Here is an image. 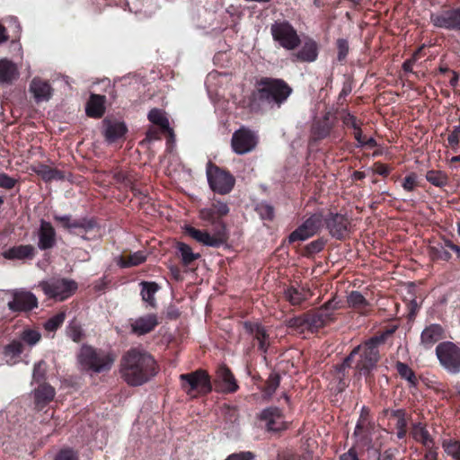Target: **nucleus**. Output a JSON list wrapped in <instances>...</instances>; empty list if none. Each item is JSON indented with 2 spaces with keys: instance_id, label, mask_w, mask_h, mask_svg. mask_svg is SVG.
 <instances>
[{
  "instance_id": "obj_41",
  "label": "nucleus",
  "mask_w": 460,
  "mask_h": 460,
  "mask_svg": "<svg viewBox=\"0 0 460 460\" xmlns=\"http://www.w3.org/2000/svg\"><path fill=\"white\" fill-rule=\"evenodd\" d=\"M177 250L183 264L185 265L190 264L192 261L200 257L199 253L193 252L190 246L184 243H178Z\"/></svg>"
},
{
  "instance_id": "obj_27",
  "label": "nucleus",
  "mask_w": 460,
  "mask_h": 460,
  "mask_svg": "<svg viewBox=\"0 0 460 460\" xmlns=\"http://www.w3.org/2000/svg\"><path fill=\"white\" fill-rule=\"evenodd\" d=\"M104 124V136L108 142L112 143L124 136L127 131L126 125L119 121H111L105 119Z\"/></svg>"
},
{
  "instance_id": "obj_44",
  "label": "nucleus",
  "mask_w": 460,
  "mask_h": 460,
  "mask_svg": "<svg viewBox=\"0 0 460 460\" xmlns=\"http://www.w3.org/2000/svg\"><path fill=\"white\" fill-rule=\"evenodd\" d=\"M66 318V314L64 312L58 313L54 316L50 317L44 323V328L48 332H55L57 331L64 323Z\"/></svg>"
},
{
  "instance_id": "obj_17",
  "label": "nucleus",
  "mask_w": 460,
  "mask_h": 460,
  "mask_svg": "<svg viewBox=\"0 0 460 460\" xmlns=\"http://www.w3.org/2000/svg\"><path fill=\"white\" fill-rule=\"evenodd\" d=\"M431 21L437 27L460 31V7L432 15Z\"/></svg>"
},
{
  "instance_id": "obj_62",
  "label": "nucleus",
  "mask_w": 460,
  "mask_h": 460,
  "mask_svg": "<svg viewBox=\"0 0 460 460\" xmlns=\"http://www.w3.org/2000/svg\"><path fill=\"white\" fill-rule=\"evenodd\" d=\"M340 460H358V455L353 448L341 456Z\"/></svg>"
},
{
  "instance_id": "obj_8",
  "label": "nucleus",
  "mask_w": 460,
  "mask_h": 460,
  "mask_svg": "<svg viewBox=\"0 0 460 460\" xmlns=\"http://www.w3.org/2000/svg\"><path fill=\"white\" fill-rule=\"evenodd\" d=\"M39 287L48 298L64 301L77 289V283L68 279H50L39 283Z\"/></svg>"
},
{
  "instance_id": "obj_25",
  "label": "nucleus",
  "mask_w": 460,
  "mask_h": 460,
  "mask_svg": "<svg viewBox=\"0 0 460 460\" xmlns=\"http://www.w3.org/2000/svg\"><path fill=\"white\" fill-rule=\"evenodd\" d=\"M294 57L302 62H314L317 59L318 57V46L317 43L312 40L308 39L304 41L301 49L294 55Z\"/></svg>"
},
{
  "instance_id": "obj_59",
  "label": "nucleus",
  "mask_w": 460,
  "mask_h": 460,
  "mask_svg": "<svg viewBox=\"0 0 460 460\" xmlns=\"http://www.w3.org/2000/svg\"><path fill=\"white\" fill-rule=\"evenodd\" d=\"M288 325L290 327H306L305 315L300 317H295L288 321Z\"/></svg>"
},
{
  "instance_id": "obj_12",
  "label": "nucleus",
  "mask_w": 460,
  "mask_h": 460,
  "mask_svg": "<svg viewBox=\"0 0 460 460\" xmlns=\"http://www.w3.org/2000/svg\"><path fill=\"white\" fill-rule=\"evenodd\" d=\"M340 308L339 301L331 299L316 313L305 315L306 328L318 330L334 320L333 312Z\"/></svg>"
},
{
  "instance_id": "obj_18",
  "label": "nucleus",
  "mask_w": 460,
  "mask_h": 460,
  "mask_svg": "<svg viewBox=\"0 0 460 460\" xmlns=\"http://www.w3.org/2000/svg\"><path fill=\"white\" fill-rule=\"evenodd\" d=\"M325 225L331 235L337 239L343 238L348 233L349 219L341 214H330L325 218Z\"/></svg>"
},
{
  "instance_id": "obj_4",
  "label": "nucleus",
  "mask_w": 460,
  "mask_h": 460,
  "mask_svg": "<svg viewBox=\"0 0 460 460\" xmlns=\"http://www.w3.org/2000/svg\"><path fill=\"white\" fill-rule=\"evenodd\" d=\"M78 367L89 374H101L111 369L115 362V355L111 351L96 349L90 345H83L77 353Z\"/></svg>"
},
{
  "instance_id": "obj_60",
  "label": "nucleus",
  "mask_w": 460,
  "mask_h": 460,
  "mask_svg": "<svg viewBox=\"0 0 460 460\" xmlns=\"http://www.w3.org/2000/svg\"><path fill=\"white\" fill-rule=\"evenodd\" d=\"M420 49H418V50L414 53V55H413V57H412L411 58L407 59L406 61H404V62H403V64H402V68H403V70H404L405 72H411V71H412L413 64H414V62H415V60H416V57H417V55L419 54V52H420Z\"/></svg>"
},
{
  "instance_id": "obj_30",
  "label": "nucleus",
  "mask_w": 460,
  "mask_h": 460,
  "mask_svg": "<svg viewBox=\"0 0 460 460\" xmlns=\"http://www.w3.org/2000/svg\"><path fill=\"white\" fill-rule=\"evenodd\" d=\"M349 307L353 308L360 314H367L370 304L366 297L358 291H351L347 296Z\"/></svg>"
},
{
  "instance_id": "obj_56",
  "label": "nucleus",
  "mask_w": 460,
  "mask_h": 460,
  "mask_svg": "<svg viewBox=\"0 0 460 460\" xmlns=\"http://www.w3.org/2000/svg\"><path fill=\"white\" fill-rule=\"evenodd\" d=\"M433 254L440 260L448 261L451 259V254L447 252L443 245H438L432 248Z\"/></svg>"
},
{
  "instance_id": "obj_36",
  "label": "nucleus",
  "mask_w": 460,
  "mask_h": 460,
  "mask_svg": "<svg viewBox=\"0 0 460 460\" xmlns=\"http://www.w3.org/2000/svg\"><path fill=\"white\" fill-rule=\"evenodd\" d=\"M146 260V253L144 251H137L128 257L119 256L117 258V264L121 268L135 267L142 264Z\"/></svg>"
},
{
  "instance_id": "obj_46",
  "label": "nucleus",
  "mask_w": 460,
  "mask_h": 460,
  "mask_svg": "<svg viewBox=\"0 0 460 460\" xmlns=\"http://www.w3.org/2000/svg\"><path fill=\"white\" fill-rule=\"evenodd\" d=\"M255 209L262 219L271 220L274 217V208L267 202H260Z\"/></svg>"
},
{
  "instance_id": "obj_47",
  "label": "nucleus",
  "mask_w": 460,
  "mask_h": 460,
  "mask_svg": "<svg viewBox=\"0 0 460 460\" xmlns=\"http://www.w3.org/2000/svg\"><path fill=\"white\" fill-rule=\"evenodd\" d=\"M47 371V364L45 361L40 360L34 365L32 378L34 381L40 382L44 379Z\"/></svg>"
},
{
  "instance_id": "obj_31",
  "label": "nucleus",
  "mask_w": 460,
  "mask_h": 460,
  "mask_svg": "<svg viewBox=\"0 0 460 460\" xmlns=\"http://www.w3.org/2000/svg\"><path fill=\"white\" fill-rule=\"evenodd\" d=\"M368 425V420L360 416L353 434L358 445L367 446L370 444L371 437Z\"/></svg>"
},
{
  "instance_id": "obj_9",
  "label": "nucleus",
  "mask_w": 460,
  "mask_h": 460,
  "mask_svg": "<svg viewBox=\"0 0 460 460\" xmlns=\"http://www.w3.org/2000/svg\"><path fill=\"white\" fill-rule=\"evenodd\" d=\"M436 354L441 366L451 374L460 372V348L455 343L445 341L436 348Z\"/></svg>"
},
{
  "instance_id": "obj_13",
  "label": "nucleus",
  "mask_w": 460,
  "mask_h": 460,
  "mask_svg": "<svg viewBox=\"0 0 460 460\" xmlns=\"http://www.w3.org/2000/svg\"><path fill=\"white\" fill-rule=\"evenodd\" d=\"M323 226V216L321 212L311 215L300 226L293 231L289 236V243L303 242L314 236Z\"/></svg>"
},
{
  "instance_id": "obj_55",
  "label": "nucleus",
  "mask_w": 460,
  "mask_h": 460,
  "mask_svg": "<svg viewBox=\"0 0 460 460\" xmlns=\"http://www.w3.org/2000/svg\"><path fill=\"white\" fill-rule=\"evenodd\" d=\"M255 456L250 451L234 453L227 456L226 460H254Z\"/></svg>"
},
{
  "instance_id": "obj_11",
  "label": "nucleus",
  "mask_w": 460,
  "mask_h": 460,
  "mask_svg": "<svg viewBox=\"0 0 460 460\" xmlns=\"http://www.w3.org/2000/svg\"><path fill=\"white\" fill-rule=\"evenodd\" d=\"M207 178L210 188L219 194L229 193L234 185V179L229 172L210 164L207 168Z\"/></svg>"
},
{
  "instance_id": "obj_61",
  "label": "nucleus",
  "mask_w": 460,
  "mask_h": 460,
  "mask_svg": "<svg viewBox=\"0 0 460 460\" xmlns=\"http://www.w3.org/2000/svg\"><path fill=\"white\" fill-rule=\"evenodd\" d=\"M343 122L347 127H350L354 128V130L359 128L356 118L351 114H347L344 117Z\"/></svg>"
},
{
  "instance_id": "obj_14",
  "label": "nucleus",
  "mask_w": 460,
  "mask_h": 460,
  "mask_svg": "<svg viewBox=\"0 0 460 460\" xmlns=\"http://www.w3.org/2000/svg\"><path fill=\"white\" fill-rule=\"evenodd\" d=\"M7 305L13 312L30 311L38 306V299L31 291L17 289L13 291V299Z\"/></svg>"
},
{
  "instance_id": "obj_53",
  "label": "nucleus",
  "mask_w": 460,
  "mask_h": 460,
  "mask_svg": "<svg viewBox=\"0 0 460 460\" xmlns=\"http://www.w3.org/2000/svg\"><path fill=\"white\" fill-rule=\"evenodd\" d=\"M337 47H338V59L343 60L349 52L348 41L344 39H340L337 41Z\"/></svg>"
},
{
  "instance_id": "obj_37",
  "label": "nucleus",
  "mask_w": 460,
  "mask_h": 460,
  "mask_svg": "<svg viewBox=\"0 0 460 460\" xmlns=\"http://www.w3.org/2000/svg\"><path fill=\"white\" fill-rule=\"evenodd\" d=\"M141 296L151 307H155L156 302L155 295L159 290V286L155 282H141Z\"/></svg>"
},
{
  "instance_id": "obj_20",
  "label": "nucleus",
  "mask_w": 460,
  "mask_h": 460,
  "mask_svg": "<svg viewBox=\"0 0 460 460\" xmlns=\"http://www.w3.org/2000/svg\"><path fill=\"white\" fill-rule=\"evenodd\" d=\"M54 218L56 221L61 223L64 227L67 228L69 231L79 230L80 232H87L92 230L95 224L92 220H88L85 218L81 219H72L69 215H55Z\"/></svg>"
},
{
  "instance_id": "obj_40",
  "label": "nucleus",
  "mask_w": 460,
  "mask_h": 460,
  "mask_svg": "<svg viewBox=\"0 0 460 460\" xmlns=\"http://www.w3.org/2000/svg\"><path fill=\"white\" fill-rule=\"evenodd\" d=\"M34 396L38 403L49 402L55 396V389L48 384H42L34 390Z\"/></svg>"
},
{
  "instance_id": "obj_6",
  "label": "nucleus",
  "mask_w": 460,
  "mask_h": 460,
  "mask_svg": "<svg viewBox=\"0 0 460 460\" xmlns=\"http://www.w3.org/2000/svg\"><path fill=\"white\" fill-rule=\"evenodd\" d=\"M273 40L287 50L296 49L301 43L300 37L294 26L288 21L278 20L270 25Z\"/></svg>"
},
{
  "instance_id": "obj_3",
  "label": "nucleus",
  "mask_w": 460,
  "mask_h": 460,
  "mask_svg": "<svg viewBox=\"0 0 460 460\" xmlns=\"http://www.w3.org/2000/svg\"><path fill=\"white\" fill-rule=\"evenodd\" d=\"M199 218L207 224L214 226L212 231L199 230L190 226H186L184 227L185 233L198 243L208 247L216 248L225 244L227 240L226 226L217 216L214 208L210 206L200 209Z\"/></svg>"
},
{
  "instance_id": "obj_32",
  "label": "nucleus",
  "mask_w": 460,
  "mask_h": 460,
  "mask_svg": "<svg viewBox=\"0 0 460 460\" xmlns=\"http://www.w3.org/2000/svg\"><path fill=\"white\" fill-rule=\"evenodd\" d=\"M17 341H21L23 343L24 349H31L36 346L41 340V333L37 329L24 328L20 332Z\"/></svg>"
},
{
  "instance_id": "obj_45",
  "label": "nucleus",
  "mask_w": 460,
  "mask_h": 460,
  "mask_svg": "<svg viewBox=\"0 0 460 460\" xmlns=\"http://www.w3.org/2000/svg\"><path fill=\"white\" fill-rule=\"evenodd\" d=\"M396 370L399 373V375L402 378L407 380L411 385H415L416 376H415L413 371L408 367V365H406L402 362H397Z\"/></svg>"
},
{
  "instance_id": "obj_28",
  "label": "nucleus",
  "mask_w": 460,
  "mask_h": 460,
  "mask_svg": "<svg viewBox=\"0 0 460 460\" xmlns=\"http://www.w3.org/2000/svg\"><path fill=\"white\" fill-rule=\"evenodd\" d=\"M443 338V329L439 324H431L426 327L421 332V343L430 348L434 343Z\"/></svg>"
},
{
  "instance_id": "obj_63",
  "label": "nucleus",
  "mask_w": 460,
  "mask_h": 460,
  "mask_svg": "<svg viewBox=\"0 0 460 460\" xmlns=\"http://www.w3.org/2000/svg\"><path fill=\"white\" fill-rule=\"evenodd\" d=\"M376 172L379 175L386 176L390 172V169L385 164H376Z\"/></svg>"
},
{
  "instance_id": "obj_24",
  "label": "nucleus",
  "mask_w": 460,
  "mask_h": 460,
  "mask_svg": "<svg viewBox=\"0 0 460 460\" xmlns=\"http://www.w3.org/2000/svg\"><path fill=\"white\" fill-rule=\"evenodd\" d=\"M23 343L16 339L8 343L3 351L4 358L6 364L13 366L20 362L21 355L25 351Z\"/></svg>"
},
{
  "instance_id": "obj_22",
  "label": "nucleus",
  "mask_w": 460,
  "mask_h": 460,
  "mask_svg": "<svg viewBox=\"0 0 460 460\" xmlns=\"http://www.w3.org/2000/svg\"><path fill=\"white\" fill-rule=\"evenodd\" d=\"M38 247L40 250L52 248L56 243V232L50 223L42 220L38 232Z\"/></svg>"
},
{
  "instance_id": "obj_39",
  "label": "nucleus",
  "mask_w": 460,
  "mask_h": 460,
  "mask_svg": "<svg viewBox=\"0 0 460 460\" xmlns=\"http://www.w3.org/2000/svg\"><path fill=\"white\" fill-rule=\"evenodd\" d=\"M34 172L46 181L52 180H62L65 177L60 171L52 169L45 164H39L35 167Z\"/></svg>"
},
{
  "instance_id": "obj_51",
  "label": "nucleus",
  "mask_w": 460,
  "mask_h": 460,
  "mask_svg": "<svg viewBox=\"0 0 460 460\" xmlns=\"http://www.w3.org/2000/svg\"><path fill=\"white\" fill-rule=\"evenodd\" d=\"M16 180L13 177H10L4 172H0V187L11 190L13 189L16 184Z\"/></svg>"
},
{
  "instance_id": "obj_15",
  "label": "nucleus",
  "mask_w": 460,
  "mask_h": 460,
  "mask_svg": "<svg viewBox=\"0 0 460 460\" xmlns=\"http://www.w3.org/2000/svg\"><path fill=\"white\" fill-rule=\"evenodd\" d=\"M159 324L156 314H146L130 320V332L142 336L153 332Z\"/></svg>"
},
{
  "instance_id": "obj_21",
  "label": "nucleus",
  "mask_w": 460,
  "mask_h": 460,
  "mask_svg": "<svg viewBox=\"0 0 460 460\" xmlns=\"http://www.w3.org/2000/svg\"><path fill=\"white\" fill-rule=\"evenodd\" d=\"M216 382L218 389L224 393H234L238 389L235 378L226 366L218 367Z\"/></svg>"
},
{
  "instance_id": "obj_64",
  "label": "nucleus",
  "mask_w": 460,
  "mask_h": 460,
  "mask_svg": "<svg viewBox=\"0 0 460 460\" xmlns=\"http://www.w3.org/2000/svg\"><path fill=\"white\" fill-rule=\"evenodd\" d=\"M427 453L425 454L426 460H437V451L434 449V446L432 447H426Z\"/></svg>"
},
{
  "instance_id": "obj_29",
  "label": "nucleus",
  "mask_w": 460,
  "mask_h": 460,
  "mask_svg": "<svg viewBox=\"0 0 460 460\" xmlns=\"http://www.w3.org/2000/svg\"><path fill=\"white\" fill-rule=\"evenodd\" d=\"M312 296V293L308 288L304 287H290L285 291V297L293 305H300Z\"/></svg>"
},
{
  "instance_id": "obj_49",
  "label": "nucleus",
  "mask_w": 460,
  "mask_h": 460,
  "mask_svg": "<svg viewBox=\"0 0 460 460\" xmlns=\"http://www.w3.org/2000/svg\"><path fill=\"white\" fill-rule=\"evenodd\" d=\"M66 332L68 337L75 342L80 341L83 336L82 329L76 323H70L66 329Z\"/></svg>"
},
{
  "instance_id": "obj_10",
  "label": "nucleus",
  "mask_w": 460,
  "mask_h": 460,
  "mask_svg": "<svg viewBox=\"0 0 460 460\" xmlns=\"http://www.w3.org/2000/svg\"><path fill=\"white\" fill-rule=\"evenodd\" d=\"M259 137L255 131L241 127L235 130L232 136L231 146L237 155H245L255 149L258 145Z\"/></svg>"
},
{
  "instance_id": "obj_1",
  "label": "nucleus",
  "mask_w": 460,
  "mask_h": 460,
  "mask_svg": "<svg viewBox=\"0 0 460 460\" xmlns=\"http://www.w3.org/2000/svg\"><path fill=\"white\" fill-rule=\"evenodd\" d=\"M120 372L130 385H141L156 375L154 358L142 348L130 349L123 356Z\"/></svg>"
},
{
  "instance_id": "obj_38",
  "label": "nucleus",
  "mask_w": 460,
  "mask_h": 460,
  "mask_svg": "<svg viewBox=\"0 0 460 460\" xmlns=\"http://www.w3.org/2000/svg\"><path fill=\"white\" fill-rule=\"evenodd\" d=\"M147 117L152 123L158 125L164 130L168 131L171 137H173V132L170 128L169 120L163 111L159 109H153L149 111Z\"/></svg>"
},
{
  "instance_id": "obj_35",
  "label": "nucleus",
  "mask_w": 460,
  "mask_h": 460,
  "mask_svg": "<svg viewBox=\"0 0 460 460\" xmlns=\"http://www.w3.org/2000/svg\"><path fill=\"white\" fill-rule=\"evenodd\" d=\"M411 435L414 440L421 443L425 447H432L434 446L433 438L421 423L412 425Z\"/></svg>"
},
{
  "instance_id": "obj_57",
  "label": "nucleus",
  "mask_w": 460,
  "mask_h": 460,
  "mask_svg": "<svg viewBox=\"0 0 460 460\" xmlns=\"http://www.w3.org/2000/svg\"><path fill=\"white\" fill-rule=\"evenodd\" d=\"M55 460H77V455L72 449H63L56 456Z\"/></svg>"
},
{
  "instance_id": "obj_33",
  "label": "nucleus",
  "mask_w": 460,
  "mask_h": 460,
  "mask_svg": "<svg viewBox=\"0 0 460 460\" xmlns=\"http://www.w3.org/2000/svg\"><path fill=\"white\" fill-rule=\"evenodd\" d=\"M34 248L31 245H19L9 248L3 252L7 260H23L33 256Z\"/></svg>"
},
{
  "instance_id": "obj_58",
  "label": "nucleus",
  "mask_w": 460,
  "mask_h": 460,
  "mask_svg": "<svg viewBox=\"0 0 460 460\" xmlns=\"http://www.w3.org/2000/svg\"><path fill=\"white\" fill-rule=\"evenodd\" d=\"M394 416L396 419V423H395L396 429H406L407 422L405 420L404 411L402 410H397L394 412Z\"/></svg>"
},
{
  "instance_id": "obj_42",
  "label": "nucleus",
  "mask_w": 460,
  "mask_h": 460,
  "mask_svg": "<svg viewBox=\"0 0 460 460\" xmlns=\"http://www.w3.org/2000/svg\"><path fill=\"white\" fill-rule=\"evenodd\" d=\"M426 179L436 187L446 186L448 182L447 176L441 171H429L426 174Z\"/></svg>"
},
{
  "instance_id": "obj_50",
  "label": "nucleus",
  "mask_w": 460,
  "mask_h": 460,
  "mask_svg": "<svg viewBox=\"0 0 460 460\" xmlns=\"http://www.w3.org/2000/svg\"><path fill=\"white\" fill-rule=\"evenodd\" d=\"M212 208L216 211L217 216L221 219L222 217L229 213L228 205L220 200H213L211 203Z\"/></svg>"
},
{
  "instance_id": "obj_34",
  "label": "nucleus",
  "mask_w": 460,
  "mask_h": 460,
  "mask_svg": "<svg viewBox=\"0 0 460 460\" xmlns=\"http://www.w3.org/2000/svg\"><path fill=\"white\" fill-rule=\"evenodd\" d=\"M105 97L99 94H92L86 106V113L93 118H100L104 113Z\"/></svg>"
},
{
  "instance_id": "obj_43",
  "label": "nucleus",
  "mask_w": 460,
  "mask_h": 460,
  "mask_svg": "<svg viewBox=\"0 0 460 460\" xmlns=\"http://www.w3.org/2000/svg\"><path fill=\"white\" fill-rule=\"evenodd\" d=\"M442 447L448 456L455 460H460V441L452 439L445 440Z\"/></svg>"
},
{
  "instance_id": "obj_48",
  "label": "nucleus",
  "mask_w": 460,
  "mask_h": 460,
  "mask_svg": "<svg viewBox=\"0 0 460 460\" xmlns=\"http://www.w3.org/2000/svg\"><path fill=\"white\" fill-rule=\"evenodd\" d=\"M279 376L276 373H272L270 375L268 381H267V386H266V393L268 395H271L275 393L276 389L279 385Z\"/></svg>"
},
{
  "instance_id": "obj_16",
  "label": "nucleus",
  "mask_w": 460,
  "mask_h": 460,
  "mask_svg": "<svg viewBox=\"0 0 460 460\" xmlns=\"http://www.w3.org/2000/svg\"><path fill=\"white\" fill-rule=\"evenodd\" d=\"M269 431H279L286 428L281 411L278 407L264 409L260 416Z\"/></svg>"
},
{
  "instance_id": "obj_54",
  "label": "nucleus",
  "mask_w": 460,
  "mask_h": 460,
  "mask_svg": "<svg viewBox=\"0 0 460 460\" xmlns=\"http://www.w3.org/2000/svg\"><path fill=\"white\" fill-rule=\"evenodd\" d=\"M417 186V176L414 173H411L406 176L402 182V188L407 191L414 190Z\"/></svg>"
},
{
  "instance_id": "obj_2",
  "label": "nucleus",
  "mask_w": 460,
  "mask_h": 460,
  "mask_svg": "<svg viewBox=\"0 0 460 460\" xmlns=\"http://www.w3.org/2000/svg\"><path fill=\"white\" fill-rule=\"evenodd\" d=\"M292 88L282 79L263 77L257 83L249 103L252 111H262L265 107L280 108L292 93Z\"/></svg>"
},
{
  "instance_id": "obj_19",
  "label": "nucleus",
  "mask_w": 460,
  "mask_h": 460,
  "mask_svg": "<svg viewBox=\"0 0 460 460\" xmlns=\"http://www.w3.org/2000/svg\"><path fill=\"white\" fill-rule=\"evenodd\" d=\"M29 91L37 103L48 102L53 93V89L49 82L42 80L40 77H34L31 80Z\"/></svg>"
},
{
  "instance_id": "obj_7",
  "label": "nucleus",
  "mask_w": 460,
  "mask_h": 460,
  "mask_svg": "<svg viewBox=\"0 0 460 460\" xmlns=\"http://www.w3.org/2000/svg\"><path fill=\"white\" fill-rule=\"evenodd\" d=\"M181 386L190 396L208 394L212 390L209 376L202 369L180 376Z\"/></svg>"
},
{
  "instance_id": "obj_5",
  "label": "nucleus",
  "mask_w": 460,
  "mask_h": 460,
  "mask_svg": "<svg viewBox=\"0 0 460 460\" xmlns=\"http://www.w3.org/2000/svg\"><path fill=\"white\" fill-rule=\"evenodd\" d=\"M385 341V336H375L362 345L356 347L344 359L343 367H349V361L356 354H359V359L356 364L357 370L363 375H367L376 367L379 360L378 346Z\"/></svg>"
},
{
  "instance_id": "obj_52",
  "label": "nucleus",
  "mask_w": 460,
  "mask_h": 460,
  "mask_svg": "<svg viewBox=\"0 0 460 460\" xmlns=\"http://www.w3.org/2000/svg\"><path fill=\"white\" fill-rule=\"evenodd\" d=\"M447 141L452 147L458 146L460 142V123L454 127L452 132L447 137Z\"/></svg>"
},
{
  "instance_id": "obj_23",
  "label": "nucleus",
  "mask_w": 460,
  "mask_h": 460,
  "mask_svg": "<svg viewBox=\"0 0 460 460\" xmlns=\"http://www.w3.org/2000/svg\"><path fill=\"white\" fill-rule=\"evenodd\" d=\"M19 69L16 64L7 58L0 59V84H12L19 77Z\"/></svg>"
},
{
  "instance_id": "obj_26",
  "label": "nucleus",
  "mask_w": 460,
  "mask_h": 460,
  "mask_svg": "<svg viewBox=\"0 0 460 460\" xmlns=\"http://www.w3.org/2000/svg\"><path fill=\"white\" fill-rule=\"evenodd\" d=\"M243 328L245 331L252 335L258 341L259 348L263 352H266L269 347L268 334L264 327L259 323H244Z\"/></svg>"
}]
</instances>
